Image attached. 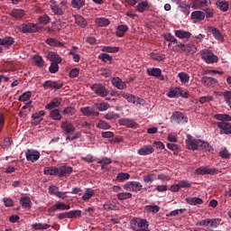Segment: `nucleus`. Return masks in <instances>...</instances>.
Masks as SVG:
<instances>
[{"mask_svg": "<svg viewBox=\"0 0 231 231\" xmlns=\"http://www.w3.org/2000/svg\"><path fill=\"white\" fill-rule=\"evenodd\" d=\"M186 146L189 151H205L210 152L212 146L207 142L195 139L192 135L188 134L186 139Z\"/></svg>", "mask_w": 231, "mask_h": 231, "instance_id": "1", "label": "nucleus"}, {"mask_svg": "<svg viewBox=\"0 0 231 231\" xmlns=\"http://www.w3.org/2000/svg\"><path fill=\"white\" fill-rule=\"evenodd\" d=\"M14 30L16 33H35L40 32L41 27L38 23H29L14 25Z\"/></svg>", "mask_w": 231, "mask_h": 231, "instance_id": "2", "label": "nucleus"}, {"mask_svg": "<svg viewBox=\"0 0 231 231\" xmlns=\"http://www.w3.org/2000/svg\"><path fill=\"white\" fill-rule=\"evenodd\" d=\"M130 226L134 231H151L149 230V222L143 218H133L130 221Z\"/></svg>", "mask_w": 231, "mask_h": 231, "instance_id": "3", "label": "nucleus"}, {"mask_svg": "<svg viewBox=\"0 0 231 231\" xmlns=\"http://www.w3.org/2000/svg\"><path fill=\"white\" fill-rule=\"evenodd\" d=\"M69 8V5L66 1H61L60 5L52 4L51 5V10L54 14V15H57L58 17H62L63 15H66V10Z\"/></svg>", "mask_w": 231, "mask_h": 231, "instance_id": "4", "label": "nucleus"}, {"mask_svg": "<svg viewBox=\"0 0 231 231\" xmlns=\"http://www.w3.org/2000/svg\"><path fill=\"white\" fill-rule=\"evenodd\" d=\"M201 59L205 60L207 64H214L215 62H217L219 59L214 52L208 51V50H203L201 52Z\"/></svg>", "mask_w": 231, "mask_h": 231, "instance_id": "5", "label": "nucleus"}, {"mask_svg": "<svg viewBox=\"0 0 231 231\" xmlns=\"http://www.w3.org/2000/svg\"><path fill=\"white\" fill-rule=\"evenodd\" d=\"M91 89L96 93V95H97V97H101L103 98L109 95V90L102 84H93L91 86Z\"/></svg>", "mask_w": 231, "mask_h": 231, "instance_id": "6", "label": "nucleus"}, {"mask_svg": "<svg viewBox=\"0 0 231 231\" xmlns=\"http://www.w3.org/2000/svg\"><path fill=\"white\" fill-rule=\"evenodd\" d=\"M121 97L127 100L129 104H136V106L142 105V102H143V99L129 93L121 92Z\"/></svg>", "mask_w": 231, "mask_h": 231, "instance_id": "7", "label": "nucleus"}, {"mask_svg": "<svg viewBox=\"0 0 231 231\" xmlns=\"http://www.w3.org/2000/svg\"><path fill=\"white\" fill-rule=\"evenodd\" d=\"M42 88H44V89L50 88V89H55L56 91H59V89H62V88H64V83L62 82L59 83L57 81L49 79L42 83Z\"/></svg>", "mask_w": 231, "mask_h": 231, "instance_id": "8", "label": "nucleus"}, {"mask_svg": "<svg viewBox=\"0 0 231 231\" xmlns=\"http://www.w3.org/2000/svg\"><path fill=\"white\" fill-rule=\"evenodd\" d=\"M171 120H172V122H175V124L183 125L189 122V117H187L185 114L181 112H174L171 115Z\"/></svg>", "mask_w": 231, "mask_h": 231, "instance_id": "9", "label": "nucleus"}, {"mask_svg": "<svg viewBox=\"0 0 231 231\" xmlns=\"http://www.w3.org/2000/svg\"><path fill=\"white\" fill-rule=\"evenodd\" d=\"M60 129L66 135L73 134L76 131L75 125L69 121H62L60 124Z\"/></svg>", "mask_w": 231, "mask_h": 231, "instance_id": "10", "label": "nucleus"}, {"mask_svg": "<svg viewBox=\"0 0 231 231\" xmlns=\"http://www.w3.org/2000/svg\"><path fill=\"white\" fill-rule=\"evenodd\" d=\"M15 43V39H14V37L12 36H5L4 38H0V53H3L5 51L4 48H10L13 46V44Z\"/></svg>", "mask_w": 231, "mask_h": 231, "instance_id": "11", "label": "nucleus"}, {"mask_svg": "<svg viewBox=\"0 0 231 231\" xmlns=\"http://www.w3.org/2000/svg\"><path fill=\"white\" fill-rule=\"evenodd\" d=\"M25 158L27 162H32V163L37 162L41 158V152L36 150L28 149L25 152Z\"/></svg>", "mask_w": 231, "mask_h": 231, "instance_id": "12", "label": "nucleus"}, {"mask_svg": "<svg viewBox=\"0 0 231 231\" xmlns=\"http://www.w3.org/2000/svg\"><path fill=\"white\" fill-rule=\"evenodd\" d=\"M119 125H125V127H130L132 129H137L138 123L131 118H121L118 121Z\"/></svg>", "mask_w": 231, "mask_h": 231, "instance_id": "13", "label": "nucleus"}, {"mask_svg": "<svg viewBox=\"0 0 231 231\" xmlns=\"http://www.w3.org/2000/svg\"><path fill=\"white\" fill-rule=\"evenodd\" d=\"M73 172V168L71 166H60L58 167V176L59 178H64L66 176H69Z\"/></svg>", "mask_w": 231, "mask_h": 231, "instance_id": "14", "label": "nucleus"}, {"mask_svg": "<svg viewBox=\"0 0 231 231\" xmlns=\"http://www.w3.org/2000/svg\"><path fill=\"white\" fill-rule=\"evenodd\" d=\"M217 126L220 129V134H231V124L225 122H217Z\"/></svg>", "mask_w": 231, "mask_h": 231, "instance_id": "15", "label": "nucleus"}, {"mask_svg": "<svg viewBox=\"0 0 231 231\" xmlns=\"http://www.w3.org/2000/svg\"><path fill=\"white\" fill-rule=\"evenodd\" d=\"M95 110H96L95 106H93V107L87 106V107L80 108V112L84 116H99L100 113Z\"/></svg>", "mask_w": 231, "mask_h": 231, "instance_id": "16", "label": "nucleus"}, {"mask_svg": "<svg viewBox=\"0 0 231 231\" xmlns=\"http://www.w3.org/2000/svg\"><path fill=\"white\" fill-rule=\"evenodd\" d=\"M9 15L14 19L19 20L26 15V12L24 9L14 8L9 13Z\"/></svg>", "mask_w": 231, "mask_h": 231, "instance_id": "17", "label": "nucleus"}, {"mask_svg": "<svg viewBox=\"0 0 231 231\" xmlns=\"http://www.w3.org/2000/svg\"><path fill=\"white\" fill-rule=\"evenodd\" d=\"M208 31L209 32V33H212V35L215 37V39L217 41H221V42H223V41L225 40V38H223V34H221V32L219 31V29H217L214 26H208Z\"/></svg>", "mask_w": 231, "mask_h": 231, "instance_id": "18", "label": "nucleus"}, {"mask_svg": "<svg viewBox=\"0 0 231 231\" xmlns=\"http://www.w3.org/2000/svg\"><path fill=\"white\" fill-rule=\"evenodd\" d=\"M168 48H169V50H171V51H180V52H182L183 43L178 42V39H175V41L173 42H170L168 44Z\"/></svg>", "mask_w": 231, "mask_h": 231, "instance_id": "19", "label": "nucleus"}, {"mask_svg": "<svg viewBox=\"0 0 231 231\" xmlns=\"http://www.w3.org/2000/svg\"><path fill=\"white\" fill-rule=\"evenodd\" d=\"M190 35H192V33L184 30L175 31V36H177L178 39H181V41H183L184 42H187V41L190 39Z\"/></svg>", "mask_w": 231, "mask_h": 231, "instance_id": "20", "label": "nucleus"}, {"mask_svg": "<svg viewBox=\"0 0 231 231\" xmlns=\"http://www.w3.org/2000/svg\"><path fill=\"white\" fill-rule=\"evenodd\" d=\"M47 59L51 63L54 62L55 64H60V62H62V58L60 57V55H59V53L53 52V51H51L48 53Z\"/></svg>", "mask_w": 231, "mask_h": 231, "instance_id": "21", "label": "nucleus"}, {"mask_svg": "<svg viewBox=\"0 0 231 231\" xmlns=\"http://www.w3.org/2000/svg\"><path fill=\"white\" fill-rule=\"evenodd\" d=\"M154 152V148L152 145H144L137 151V154L140 156H147Z\"/></svg>", "mask_w": 231, "mask_h": 231, "instance_id": "22", "label": "nucleus"}, {"mask_svg": "<svg viewBox=\"0 0 231 231\" xmlns=\"http://www.w3.org/2000/svg\"><path fill=\"white\" fill-rule=\"evenodd\" d=\"M46 115V112L44 110H40L34 114L32 115V120H34L33 125H39L41 124L42 120H44L42 116H44Z\"/></svg>", "mask_w": 231, "mask_h": 231, "instance_id": "23", "label": "nucleus"}, {"mask_svg": "<svg viewBox=\"0 0 231 231\" xmlns=\"http://www.w3.org/2000/svg\"><path fill=\"white\" fill-rule=\"evenodd\" d=\"M200 82L207 86L208 88L214 87L217 83V79L211 78V77H202Z\"/></svg>", "mask_w": 231, "mask_h": 231, "instance_id": "24", "label": "nucleus"}, {"mask_svg": "<svg viewBox=\"0 0 231 231\" xmlns=\"http://www.w3.org/2000/svg\"><path fill=\"white\" fill-rule=\"evenodd\" d=\"M112 85L117 89H125L127 84L122 80V79L116 77L112 79Z\"/></svg>", "mask_w": 231, "mask_h": 231, "instance_id": "25", "label": "nucleus"}, {"mask_svg": "<svg viewBox=\"0 0 231 231\" xmlns=\"http://www.w3.org/2000/svg\"><path fill=\"white\" fill-rule=\"evenodd\" d=\"M192 21H196L201 23V21H205V12L203 11H194L191 13L190 16Z\"/></svg>", "mask_w": 231, "mask_h": 231, "instance_id": "26", "label": "nucleus"}, {"mask_svg": "<svg viewBox=\"0 0 231 231\" xmlns=\"http://www.w3.org/2000/svg\"><path fill=\"white\" fill-rule=\"evenodd\" d=\"M62 104V98L60 97H55L53 98L49 104L45 106V109H55L56 107H59Z\"/></svg>", "mask_w": 231, "mask_h": 231, "instance_id": "27", "label": "nucleus"}, {"mask_svg": "<svg viewBox=\"0 0 231 231\" xmlns=\"http://www.w3.org/2000/svg\"><path fill=\"white\" fill-rule=\"evenodd\" d=\"M43 174H45V176H59V167H45L43 169Z\"/></svg>", "mask_w": 231, "mask_h": 231, "instance_id": "28", "label": "nucleus"}, {"mask_svg": "<svg viewBox=\"0 0 231 231\" xmlns=\"http://www.w3.org/2000/svg\"><path fill=\"white\" fill-rule=\"evenodd\" d=\"M146 73L149 77H155V79L162 77V69L158 68H148Z\"/></svg>", "mask_w": 231, "mask_h": 231, "instance_id": "29", "label": "nucleus"}, {"mask_svg": "<svg viewBox=\"0 0 231 231\" xmlns=\"http://www.w3.org/2000/svg\"><path fill=\"white\" fill-rule=\"evenodd\" d=\"M198 51V48L194 44H185L182 43V52L181 53H196Z\"/></svg>", "mask_w": 231, "mask_h": 231, "instance_id": "30", "label": "nucleus"}, {"mask_svg": "<svg viewBox=\"0 0 231 231\" xmlns=\"http://www.w3.org/2000/svg\"><path fill=\"white\" fill-rule=\"evenodd\" d=\"M213 118L215 120H218L219 122H231V116L228 114H217L213 116Z\"/></svg>", "mask_w": 231, "mask_h": 231, "instance_id": "31", "label": "nucleus"}, {"mask_svg": "<svg viewBox=\"0 0 231 231\" xmlns=\"http://www.w3.org/2000/svg\"><path fill=\"white\" fill-rule=\"evenodd\" d=\"M46 44H48L49 46H52L54 48H62V46H64V43L59 42L57 39L54 38L47 39Z\"/></svg>", "mask_w": 231, "mask_h": 231, "instance_id": "32", "label": "nucleus"}, {"mask_svg": "<svg viewBox=\"0 0 231 231\" xmlns=\"http://www.w3.org/2000/svg\"><path fill=\"white\" fill-rule=\"evenodd\" d=\"M32 60L34 62V66H37V68H44V59H42V56L40 55H34L32 57Z\"/></svg>", "mask_w": 231, "mask_h": 231, "instance_id": "33", "label": "nucleus"}, {"mask_svg": "<svg viewBox=\"0 0 231 231\" xmlns=\"http://www.w3.org/2000/svg\"><path fill=\"white\" fill-rule=\"evenodd\" d=\"M180 95H181V87H177L174 89H171L167 97H169V98H176L180 97Z\"/></svg>", "mask_w": 231, "mask_h": 231, "instance_id": "34", "label": "nucleus"}, {"mask_svg": "<svg viewBox=\"0 0 231 231\" xmlns=\"http://www.w3.org/2000/svg\"><path fill=\"white\" fill-rule=\"evenodd\" d=\"M75 23L80 28H86V26H88V21H86L85 18L82 17L81 15L75 16Z\"/></svg>", "mask_w": 231, "mask_h": 231, "instance_id": "35", "label": "nucleus"}, {"mask_svg": "<svg viewBox=\"0 0 231 231\" xmlns=\"http://www.w3.org/2000/svg\"><path fill=\"white\" fill-rule=\"evenodd\" d=\"M186 201L188 205H192V206L203 205V200L198 197L187 198Z\"/></svg>", "mask_w": 231, "mask_h": 231, "instance_id": "36", "label": "nucleus"}, {"mask_svg": "<svg viewBox=\"0 0 231 231\" xmlns=\"http://www.w3.org/2000/svg\"><path fill=\"white\" fill-rule=\"evenodd\" d=\"M20 205L23 208H32V199H30V197H23L20 199Z\"/></svg>", "mask_w": 231, "mask_h": 231, "instance_id": "37", "label": "nucleus"}, {"mask_svg": "<svg viewBox=\"0 0 231 231\" xmlns=\"http://www.w3.org/2000/svg\"><path fill=\"white\" fill-rule=\"evenodd\" d=\"M95 23L96 24H97V26H100V27L106 28L109 26V19L107 18H104V17L97 18L95 20Z\"/></svg>", "mask_w": 231, "mask_h": 231, "instance_id": "38", "label": "nucleus"}, {"mask_svg": "<svg viewBox=\"0 0 231 231\" xmlns=\"http://www.w3.org/2000/svg\"><path fill=\"white\" fill-rule=\"evenodd\" d=\"M50 116L52 120H56L58 122L62 120V115H60V112L57 108L51 111Z\"/></svg>", "mask_w": 231, "mask_h": 231, "instance_id": "39", "label": "nucleus"}, {"mask_svg": "<svg viewBox=\"0 0 231 231\" xmlns=\"http://www.w3.org/2000/svg\"><path fill=\"white\" fill-rule=\"evenodd\" d=\"M72 8L80 10L83 6H86V0H71Z\"/></svg>", "mask_w": 231, "mask_h": 231, "instance_id": "40", "label": "nucleus"}, {"mask_svg": "<svg viewBox=\"0 0 231 231\" xmlns=\"http://www.w3.org/2000/svg\"><path fill=\"white\" fill-rule=\"evenodd\" d=\"M127 30H129L127 25H118L116 28V35H117V37H124Z\"/></svg>", "mask_w": 231, "mask_h": 231, "instance_id": "41", "label": "nucleus"}, {"mask_svg": "<svg viewBox=\"0 0 231 231\" xmlns=\"http://www.w3.org/2000/svg\"><path fill=\"white\" fill-rule=\"evenodd\" d=\"M155 180H157L156 173H148L143 177L144 183H152V181H155Z\"/></svg>", "mask_w": 231, "mask_h": 231, "instance_id": "42", "label": "nucleus"}, {"mask_svg": "<svg viewBox=\"0 0 231 231\" xmlns=\"http://www.w3.org/2000/svg\"><path fill=\"white\" fill-rule=\"evenodd\" d=\"M116 198L119 201H124L125 199H131L133 194L131 192H119L117 193Z\"/></svg>", "mask_w": 231, "mask_h": 231, "instance_id": "43", "label": "nucleus"}, {"mask_svg": "<svg viewBox=\"0 0 231 231\" xmlns=\"http://www.w3.org/2000/svg\"><path fill=\"white\" fill-rule=\"evenodd\" d=\"M69 212V219H75L77 217H82V210L75 209Z\"/></svg>", "mask_w": 231, "mask_h": 231, "instance_id": "44", "label": "nucleus"}, {"mask_svg": "<svg viewBox=\"0 0 231 231\" xmlns=\"http://www.w3.org/2000/svg\"><path fill=\"white\" fill-rule=\"evenodd\" d=\"M197 226H204L207 230H210V218H205L196 223Z\"/></svg>", "mask_w": 231, "mask_h": 231, "instance_id": "45", "label": "nucleus"}, {"mask_svg": "<svg viewBox=\"0 0 231 231\" xmlns=\"http://www.w3.org/2000/svg\"><path fill=\"white\" fill-rule=\"evenodd\" d=\"M94 107L96 108V110L97 111H107L108 108L110 107L109 103H97L94 105Z\"/></svg>", "mask_w": 231, "mask_h": 231, "instance_id": "46", "label": "nucleus"}, {"mask_svg": "<svg viewBox=\"0 0 231 231\" xmlns=\"http://www.w3.org/2000/svg\"><path fill=\"white\" fill-rule=\"evenodd\" d=\"M120 48L118 47H111V46H103L101 51L105 53H118Z\"/></svg>", "mask_w": 231, "mask_h": 231, "instance_id": "47", "label": "nucleus"}, {"mask_svg": "<svg viewBox=\"0 0 231 231\" xmlns=\"http://www.w3.org/2000/svg\"><path fill=\"white\" fill-rule=\"evenodd\" d=\"M217 6L222 12H228V2L226 1H217Z\"/></svg>", "mask_w": 231, "mask_h": 231, "instance_id": "48", "label": "nucleus"}, {"mask_svg": "<svg viewBox=\"0 0 231 231\" xmlns=\"http://www.w3.org/2000/svg\"><path fill=\"white\" fill-rule=\"evenodd\" d=\"M178 77L181 82V84H188V82L190 80V76L187 74L186 72H180L178 74Z\"/></svg>", "mask_w": 231, "mask_h": 231, "instance_id": "49", "label": "nucleus"}, {"mask_svg": "<svg viewBox=\"0 0 231 231\" xmlns=\"http://www.w3.org/2000/svg\"><path fill=\"white\" fill-rule=\"evenodd\" d=\"M147 8H149V3L147 1L141 2L136 6V10L140 12V14H143Z\"/></svg>", "mask_w": 231, "mask_h": 231, "instance_id": "50", "label": "nucleus"}, {"mask_svg": "<svg viewBox=\"0 0 231 231\" xmlns=\"http://www.w3.org/2000/svg\"><path fill=\"white\" fill-rule=\"evenodd\" d=\"M95 196V190L91 189H88L86 192L82 196L83 201H88V199H91Z\"/></svg>", "mask_w": 231, "mask_h": 231, "instance_id": "51", "label": "nucleus"}, {"mask_svg": "<svg viewBox=\"0 0 231 231\" xmlns=\"http://www.w3.org/2000/svg\"><path fill=\"white\" fill-rule=\"evenodd\" d=\"M30 98H32V91H26L18 97V100L19 102H28Z\"/></svg>", "mask_w": 231, "mask_h": 231, "instance_id": "52", "label": "nucleus"}, {"mask_svg": "<svg viewBox=\"0 0 231 231\" xmlns=\"http://www.w3.org/2000/svg\"><path fill=\"white\" fill-rule=\"evenodd\" d=\"M97 129H103L105 131H107V129H111V125L109 123L104 121V120H99V122L97 125Z\"/></svg>", "mask_w": 231, "mask_h": 231, "instance_id": "53", "label": "nucleus"}, {"mask_svg": "<svg viewBox=\"0 0 231 231\" xmlns=\"http://www.w3.org/2000/svg\"><path fill=\"white\" fill-rule=\"evenodd\" d=\"M105 210H115L116 208V202L114 200L107 201L103 205Z\"/></svg>", "mask_w": 231, "mask_h": 231, "instance_id": "54", "label": "nucleus"}, {"mask_svg": "<svg viewBox=\"0 0 231 231\" xmlns=\"http://www.w3.org/2000/svg\"><path fill=\"white\" fill-rule=\"evenodd\" d=\"M50 226L49 224H42V223H35L32 225V228L34 230H48V228H50Z\"/></svg>", "mask_w": 231, "mask_h": 231, "instance_id": "55", "label": "nucleus"}, {"mask_svg": "<svg viewBox=\"0 0 231 231\" xmlns=\"http://www.w3.org/2000/svg\"><path fill=\"white\" fill-rule=\"evenodd\" d=\"M99 60H102L103 62H113V56L107 54V53H101L98 55Z\"/></svg>", "mask_w": 231, "mask_h": 231, "instance_id": "56", "label": "nucleus"}, {"mask_svg": "<svg viewBox=\"0 0 231 231\" xmlns=\"http://www.w3.org/2000/svg\"><path fill=\"white\" fill-rule=\"evenodd\" d=\"M38 21L40 24H49L50 21H51V18H50V15L48 14H42L38 17Z\"/></svg>", "mask_w": 231, "mask_h": 231, "instance_id": "57", "label": "nucleus"}, {"mask_svg": "<svg viewBox=\"0 0 231 231\" xmlns=\"http://www.w3.org/2000/svg\"><path fill=\"white\" fill-rule=\"evenodd\" d=\"M209 225L210 228H217V226L223 225V223H221V218H209Z\"/></svg>", "mask_w": 231, "mask_h": 231, "instance_id": "58", "label": "nucleus"}, {"mask_svg": "<svg viewBox=\"0 0 231 231\" xmlns=\"http://www.w3.org/2000/svg\"><path fill=\"white\" fill-rule=\"evenodd\" d=\"M195 8H198V10H201L204 6H208V0H196L195 1Z\"/></svg>", "mask_w": 231, "mask_h": 231, "instance_id": "59", "label": "nucleus"}, {"mask_svg": "<svg viewBox=\"0 0 231 231\" xmlns=\"http://www.w3.org/2000/svg\"><path fill=\"white\" fill-rule=\"evenodd\" d=\"M151 59H152V60H157V62H162L163 60H165V55L163 54H156L154 52H152L150 54Z\"/></svg>", "mask_w": 231, "mask_h": 231, "instance_id": "60", "label": "nucleus"}, {"mask_svg": "<svg viewBox=\"0 0 231 231\" xmlns=\"http://www.w3.org/2000/svg\"><path fill=\"white\" fill-rule=\"evenodd\" d=\"M104 118L106 120H116V118H120V114H116L115 112H108L105 115Z\"/></svg>", "mask_w": 231, "mask_h": 231, "instance_id": "61", "label": "nucleus"}, {"mask_svg": "<svg viewBox=\"0 0 231 231\" xmlns=\"http://www.w3.org/2000/svg\"><path fill=\"white\" fill-rule=\"evenodd\" d=\"M222 96L224 97L226 104H227V106H229V107H230V106H231V91L226 90L222 93Z\"/></svg>", "mask_w": 231, "mask_h": 231, "instance_id": "62", "label": "nucleus"}, {"mask_svg": "<svg viewBox=\"0 0 231 231\" xmlns=\"http://www.w3.org/2000/svg\"><path fill=\"white\" fill-rule=\"evenodd\" d=\"M12 138L5 137L4 142L1 143L2 149L8 150V148L12 145Z\"/></svg>", "mask_w": 231, "mask_h": 231, "instance_id": "63", "label": "nucleus"}, {"mask_svg": "<svg viewBox=\"0 0 231 231\" xmlns=\"http://www.w3.org/2000/svg\"><path fill=\"white\" fill-rule=\"evenodd\" d=\"M220 158H224L225 160H230V152L226 148L220 150L219 152Z\"/></svg>", "mask_w": 231, "mask_h": 231, "instance_id": "64", "label": "nucleus"}]
</instances>
